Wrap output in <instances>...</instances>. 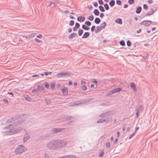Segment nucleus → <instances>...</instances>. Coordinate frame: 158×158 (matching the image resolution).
I'll list each match as a JSON object with an SVG mask.
<instances>
[{"label": "nucleus", "instance_id": "1", "mask_svg": "<svg viewBox=\"0 0 158 158\" xmlns=\"http://www.w3.org/2000/svg\"><path fill=\"white\" fill-rule=\"evenodd\" d=\"M66 143V142L63 140L55 139L48 143L46 146L49 150H55L63 147Z\"/></svg>", "mask_w": 158, "mask_h": 158}, {"label": "nucleus", "instance_id": "2", "mask_svg": "<svg viewBox=\"0 0 158 158\" xmlns=\"http://www.w3.org/2000/svg\"><path fill=\"white\" fill-rule=\"evenodd\" d=\"M27 151V149L24 146L20 145L16 149L15 153V154L17 155L20 154Z\"/></svg>", "mask_w": 158, "mask_h": 158}, {"label": "nucleus", "instance_id": "3", "mask_svg": "<svg viewBox=\"0 0 158 158\" xmlns=\"http://www.w3.org/2000/svg\"><path fill=\"white\" fill-rule=\"evenodd\" d=\"M23 128L21 127H19L17 128L11 129L12 132V135H14L19 133L23 130Z\"/></svg>", "mask_w": 158, "mask_h": 158}, {"label": "nucleus", "instance_id": "4", "mask_svg": "<svg viewBox=\"0 0 158 158\" xmlns=\"http://www.w3.org/2000/svg\"><path fill=\"white\" fill-rule=\"evenodd\" d=\"M21 123H19V121H17L15 122L9 124V125L5 127L4 128V129H9L10 128V126H14V127L17 126L18 124H20Z\"/></svg>", "mask_w": 158, "mask_h": 158}, {"label": "nucleus", "instance_id": "5", "mask_svg": "<svg viewBox=\"0 0 158 158\" xmlns=\"http://www.w3.org/2000/svg\"><path fill=\"white\" fill-rule=\"evenodd\" d=\"M112 114V111H109L100 114V117L101 118H105Z\"/></svg>", "mask_w": 158, "mask_h": 158}, {"label": "nucleus", "instance_id": "6", "mask_svg": "<svg viewBox=\"0 0 158 158\" xmlns=\"http://www.w3.org/2000/svg\"><path fill=\"white\" fill-rule=\"evenodd\" d=\"M70 73H60L56 74V77L58 78H60L64 77L66 75L70 76Z\"/></svg>", "mask_w": 158, "mask_h": 158}, {"label": "nucleus", "instance_id": "7", "mask_svg": "<svg viewBox=\"0 0 158 158\" xmlns=\"http://www.w3.org/2000/svg\"><path fill=\"white\" fill-rule=\"evenodd\" d=\"M64 130V128H53L52 130V131L54 133H57L60 132Z\"/></svg>", "mask_w": 158, "mask_h": 158}, {"label": "nucleus", "instance_id": "8", "mask_svg": "<svg viewBox=\"0 0 158 158\" xmlns=\"http://www.w3.org/2000/svg\"><path fill=\"white\" fill-rule=\"evenodd\" d=\"M152 23V21L150 20H145L142 22L140 24L144 25L146 26H148L150 25Z\"/></svg>", "mask_w": 158, "mask_h": 158}, {"label": "nucleus", "instance_id": "9", "mask_svg": "<svg viewBox=\"0 0 158 158\" xmlns=\"http://www.w3.org/2000/svg\"><path fill=\"white\" fill-rule=\"evenodd\" d=\"M109 119V118H106L105 119H100L97 122V123H102L104 122H105L106 123H108L110 121Z\"/></svg>", "mask_w": 158, "mask_h": 158}, {"label": "nucleus", "instance_id": "10", "mask_svg": "<svg viewBox=\"0 0 158 158\" xmlns=\"http://www.w3.org/2000/svg\"><path fill=\"white\" fill-rule=\"evenodd\" d=\"M61 90L64 95H66L68 92V89L66 87H64Z\"/></svg>", "mask_w": 158, "mask_h": 158}, {"label": "nucleus", "instance_id": "11", "mask_svg": "<svg viewBox=\"0 0 158 158\" xmlns=\"http://www.w3.org/2000/svg\"><path fill=\"white\" fill-rule=\"evenodd\" d=\"M131 87L134 92H136L137 89H136V85L134 82H131Z\"/></svg>", "mask_w": 158, "mask_h": 158}, {"label": "nucleus", "instance_id": "12", "mask_svg": "<svg viewBox=\"0 0 158 158\" xmlns=\"http://www.w3.org/2000/svg\"><path fill=\"white\" fill-rule=\"evenodd\" d=\"M3 134L6 135H12V132L11 129L9 130L3 132Z\"/></svg>", "mask_w": 158, "mask_h": 158}, {"label": "nucleus", "instance_id": "13", "mask_svg": "<svg viewBox=\"0 0 158 158\" xmlns=\"http://www.w3.org/2000/svg\"><path fill=\"white\" fill-rule=\"evenodd\" d=\"M77 36V33L73 32L69 35L68 38L69 39L71 40L73 39L74 37Z\"/></svg>", "mask_w": 158, "mask_h": 158}, {"label": "nucleus", "instance_id": "14", "mask_svg": "<svg viewBox=\"0 0 158 158\" xmlns=\"http://www.w3.org/2000/svg\"><path fill=\"white\" fill-rule=\"evenodd\" d=\"M85 18L83 16H78L77 18V20L80 22H83L85 21Z\"/></svg>", "mask_w": 158, "mask_h": 158}, {"label": "nucleus", "instance_id": "15", "mask_svg": "<svg viewBox=\"0 0 158 158\" xmlns=\"http://www.w3.org/2000/svg\"><path fill=\"white\" fill-rule=\"evenodd\" d=\"M30 138V135L28 133H26L24 135L23 139L24 142H25Z\"/></svg>", "mask_w": 158, "mask_h": 158}, {"label": "nucleus", "instance_id": "16", "mask_svg": "<svg viewBox=\"0 0 158 158\" xmlns=\"http://www.w3.org/2000/svg\"><path fill=\"white\" fill-rule=\"evenodd\" d=\"M122 90V88H117L113 89V91L114 93V94L118 92H120Z\"/></svg>", "mask_w": 158, "mask_h": 158}, {"label": "nucleus", "instance_id": "17", "mask_svg": "<svg viewBox=\"0 0 158 158\" xmlns=\"http://www.w3.org/2000/svg\"><path fill=\"white\" fill-rule=\"evenodd\" d=\"M151 10L152 11H149L147 14H146L145 15V16H150L153 14L154 12L153 9L152 8H151Z\"/></svg>", "mask_w": 158, "mask_h": 158}, {"label": "nucleus", "instance_id": "18", "mask_svg": "<svg viewBox=\"0 0 158 158\" xmlns=\"http://www.w3.org/2000/svg\"><path fill=\"white\" fill-rule=\"evenodd\" d=\"M143 107L141 106H139L138 107H136L135 110L136 111H139V112H141L143 110Z\"/></svg>", "mask_w": 158, "mask_h": 158}, {"label": "nucleus", "instance_id": "19", "mask_svg": "<svg viewBox=\"0 0 158 158\" xmlns=\"http://www.w3.org/2000/svg\"><path fill=\"white\" fill-rule=\"evenodd\" d=\"M89 32H86L84 33L83 36H82V39L86 38L89 36Z\"/></svg>", "mask_w": 158, "mask_h": 158}, {"label": "nucleus", "instance_id": "20", "mask_svg": "<svg viewBox=\"0 0 158 158\" xmlns=\"http://www.w3.org/2000/svg\"><path fill=\"white\" fill-rule=\"evenodd\" d=\"M142 7L140 6H139L136 8L135 12L137 14H139L141 11Z\"/></svg>", "mask_w": 158, "mask_h": 158}, {"label": "nucleus", "instance_id": "21", "mask_svg": "<svg viewBox=\"0 0 158 158\" xmlns=\"http://www.w3.org/2000/svg\"><path fill=\"white\" fill-rule=\"evenodd\" d=\"M56 5V4L55 2H50V3L49 5L48 6H51L53 8L55 7Z\"/></svg>", "mask_w": 158, "mask_h": 158}, {"label": "nucleus", "instance_id": "22", "mask_svg": "<svg viewBox=\"0 0 158 158\" xmlns=\"http://www.w3.org/2000/svg\"><path fill=\"white\" fill-rule=\"evenodd\" d=\"M106 25V23L105 22H103V23H101L100 26V28H102V29L103 28H105Z\"/></svg>", "mask_w": 158, "mask_h": 158}, {"label": "nucleus", "instance_id": "23", "mask_svg": "<svg viewBox=\"0 0 158 158\" xmlns=\"http://www.w3.org/2000/svg\"><path fill=\"white\" fill-rule=\"evenodd\" d=\"M15 119L14 118H9L7 120L6 122L7 123H10L12 122L15 121Z\"/></svg>", "mask_w": 158, "mask_h": 158}, {"label": "nucleus", "instance_id": "24", "mask_svg": "<svg viewBox=\"0 0 158 158\" xmlns=\"http://www.w3.org/2000/svg\"><path fill=\"white\" fill-rule=\"evenodd\" d=\"M115 22L117 23H119V24H122V19L120 18H118L116 19V20H115Z\"/></svg>", "mask_w": 158, "mask_h": 158}, {"label": "nucleus", "instance_id": "25", "mask_svg": "<svg viewBox=\"0 0 158 158\" xmlns=\"http://www.w3.org/2000/svg\"><path fill=\"white\" fill-rule=\"evenodd\" d=\"M101 22V19L98 18H96L94 22L95 23L97 24H98Z\"/></svg>", "mask_w": 158, "mask_h": 158}, {"label": "nucleus", "instance_id": "26", "mask_svg": "<svg viewBox=\"0 0 158 158\" xmlns=\"http://www.w3.org/2000/svg\"><path fill=\"white\" fill-rule=\"evenodd\" d=\"M109 5L111 7H113L115 5V2L114 0H111L109 2Z\"/></svg>", "mask_w": 158, "mask_h": 158}, {"label": "nucleus", "instance_id": "27", "mask_svg": "<svg viewBox=\"0 0 158 158\" xmlns=\"http://www.w3.org/2000/svg\"><path fill=\"white\" fill-rule=\"evenodd\" d=\"M37 87L39 90H43L45 89L44 86L43 85L40 86V85H38L37 86Z\"/></svg>", "mask_w": 158, "mask_h": 158}, {"label": "nucleus", "instance_id": "28", "mask_svg": "<svg viewBox=\"0 0 158 158\" xmlns=\"http://www.w3.org/2000/svg\"><path fill=\"white\" fill-rule=\"evenodd\" d=\"M94 13L96 16H98L99 14V12L98 9H95L94 11Z\"/></svg>", "mask_w": 158, "mask_h": 158}, {"label": "nucleus", "instance_id": "29", "mask_svg": "<svg viewBox=\"0 0 158 158\" xmlns=\"http://www.w3.org/2000/svg\"><path fill=\"white\" fill-rule=\"evenodd\" d=\"M82 27L83 29L86 30H88L89 29V27H87L85 24H83L82 25Z\"/></svg>", "mask_w": 158, "mask_h": 158}, {"label": "nucleus", "instance_id": "30", "mask_svg": "<svg viewBox=\"0 0 158 158\" xmlns=\"http://www.w3.org/2000/svg\"><path fill=\"white\" fill-rule=\"evenodd\" d=\"M97 28L96 30H95V32L96 33H97L99 31H100L101 30H102V29L101 28H100V26H97L96 27Z\"/></svg>", "mask_w": 158, "mask_h": 158}, {"label": "nucleus", "instance_id": "31", "mask_svg": "<svg viewBox=\"0 0 158 158\" xmlns=\"http://www.w3.org/2000/svg\"><path fill=\"white\" fill-rule=\"evenodd\" d=\"M83 31L82 29H79L78 31V34L79 36H81L83 34Z\"/></svg>", "mask_w": 158, "mask_h": 158}, {"label": "nucleus", "instance_id": "32", "mask_svg": "<svg viewBox=\"0 0 158 158\" xmlns=\"http://www.w3.org/2000/svg\"><path fill=\"white\" fill-rule=\"evenodd\" d=\"M99 8L100 10L102 12H104L105 11V10L103 7L102 6H99Z\"/></svg>", "mask_w": 158, "mask_h": 158}, {"label": "nucleus", "instance_id": "33", "mask_svg": "<svg viewBox=\"0 0 158 158\" xmlns=\"http://www.w3.org/2000/svg\"><path fill=\"white\" fill-rule=\"evenodd\" d=\"M81 87L82 90L84 91L86 90L87 89V87L85 85H82Z\"/></svg>", "mask_w": 158, "mask_h": 158}, {"label": "nucleus", "instance_id": "34", "mask_svg": "<svg viewBox=\"0 0 158 158\" xmlns=\"http://www.w3.org/2000/svg\"><path fill=\"white\" fill-rule=\"evenodd\" d=\"M35 35H36V33H33L29 35L28 38H33L35 36Z\"/></svg>", "mask_w": 158, "mask_h": 158}, {"label": "nucleus", "instance_id": "35", "mask_svg": "<svg viewBox=\"0 0 158 158\" xmlns=\"http://www.w3.org/2000/svg\"><path fill=\"white\" fill-rule=\"evenodd\" d=\"M114 94V93L113 91V90L110 91L108 93L106 94V95L107 96H108L110 95H111Z\"/></svg>", "mask_w": 158, "mask_h": 158}, {"label": "nucleus", "instance_id": "36", "mask_svg": "<svg viewBox=\"0 0 158 158\" xmlns=\"http://www.w3.org/2000/svg\"><path fill=\"white\" fill-rule=\"evenodd\" d=\"M104 7L106 10H108L109 9V7L107 4L106 3L104 4Z\"/></svg>", "mask_w": 158, "mask_h": 158}, {"label": "nucleus", "instance_id": "37", "mask_svg": "<svg viewBox=\"0 0 158 158\" xmlns=\"http://www.w3.org/2000/svg\"><path fill=\"white\" fill-rule=\"evenodd\" d=\"M67 158H76V156H75L73 155H67Z\"/></svg>", "mask_w": 158, "mask_h": 158}, {"label": "nucleus", "instance_id": "38", "mask_svg": "<svg viewBox=\"0 0 158 158\" xmlns=\"http://www.w3.org/2000/svg\"><path fill=\"white\" fill-rule=\"evenodd\" d=\"M94 19V16L92 15L89 16L88 18H87V19L90 21H92Z\"/></svg>", "mask_w": 158, "mask_h": 158}, {"label": "nucleus", "instance_id": "39", "mask_svg": "<svg viewBox=\"0 0 158 158\" xmlns=\"http://www.w3.org/2000/svg\"><path fill=\"white\" fill-rule=\"evenodd\" d=\"M51 87L52 89H54L55 87V84L53 83H51Z\"/></svg>", "mask_w": 158, "mask_h": 158}, {"label": "nucleus", "instance_id": "40", "mask_svg": "<svg viewBox=\"0 0 158 158\" xmlns=\"http://www.w3.org/2000/svg\"><path fill=\"white\" fill-rule=\"evenodd\" d=\"M85 23L88 26H90L91 24V23L89 21H85Z\"/></svg>", "mask_w": 158, "mask_h": 158}, {"label": "nucleus", "instance_id": "41", "mask_svg": "<svg viewBox=\"0 0 158 158\" xmlns=\"http://www.w3.org/2000/svg\"><path fill=\"white\" fill-rule=\"evenodd\" d=\"M119 43H120V45L123 46H124L125 45V42H124V41H123V40L120 41Z\"/></svg>", "mask_w": 158, "mask_h": 158}, {"label": "nucleus", "instance_id": "42", "mask_svg": "<svg viewBox=\"0 0 158 158\" xmlns=\"http://www.w3.org/2000/svg\"><path fill=\"white\" fill-rule=\"evenodd\" d=\"M74 23V21L73 20H71L69 22V24L70 26H72L73 25Z\"/></svg>", "mask_w": 158, "mask_h": 158}, {"label": "nucleus", "instance_id": "43", "mask_svg": "<svg viewBox=\"0 0 158 158\" xmlns=\"http://www.w3.org/2000/svg\"><path fill=\"white\" fill-rule=\"evenodd\" d=\"M106 145L107 148H109L110 147V145L109 142H107L106 143Z\"/></svg>", "mask_w": 158, "mask_h": 158}, {"label": "nucleus", "instance_id": "44", "mask_svg": "<svg viewBox=\"0 0 158 158\" xmlns=\"http://www.w3.org/2000/svg\"><path fill=\"white\" fill-rule=\"evenodd\" d=\"M134 0H129L128 1V3L129 4L131 5L134 4Z\"/></svg>", "mask_w": 158, "mask_h": 158}, {"label": "nucleus", "instance_id": "45", "mask_svg": "<svg viewBox=\"0 0 158 158\" xmlns=\"http://www.w3.org/2000/svg\"><path fill=\"white\" fill-rule=\"evenodd\" d=\"M39 92V90H38V88H36V89H34L32 91V93Z\"/></svg>", "mask_w": 158, "mask_h": 158}, {"label": "nucleus", "instance_id": "46", "mask_svg": "<svg viewBox=\"0 0 158 158\" xmlns=\"http://www.w3.org/2000/svg\"><path fill=\"white\" fill-rule=\"evenodd\" d=\"M116 3L117 5H121L122 2L120 0H117L116 1Z\"/></svg>", "mask_w": 158, "mask_h": 158}, {"label": "nucleus", "instance_id": "47", "mask_svg": "<svg viewBox=\"0 0 158 158\" xmlns=\"http://www.w3.org/2000/svg\"><path fill=\"white\" fill-rule=\"evenodd\" d=\"M127 45L128 46H130L131 45V42L129 40H127Z\"/></svg>", "mask_w": 158, "mask_h": 158}, {"label": "nucleus", "instance_id": "48", "mask_svg": "<svg viewBox=\"0 0 158 158\" xmlns=\"http://www.w3.org/2000/svg\"><path fill=\"white\" fill-rule=\"evenodd\" d=\"M75 26L77 28H78L80 27V24L78 23H76L75 24Z\"/></svg>", "mask_w": 158, "mask_h": 158}, {"label": "nucleus", "instance_id": "49", "mask_svg": "<svg viewBox=\"0 0 158 158\" xmlns=\"http://www.w3.org/2000/svg\"><path fill=\"white\" fill-rule=\"evenodd\" d=\"M136 133V132H135L133 133L132 134H131L129 137V139H130L131 138L133 137L134 135H135Z\"/></svg>", "mask_w": 158, "mask_h": 158}, {"label": "nucleus", "instance_id": "50", "mask_svg": "<svg viewBox=\"0 0 158 158\" xmlns=\"http://www.w3.org/2000/svg\"><path fill=\"white\" fill-rule=\"evenodd\" d=\"M95 26H94V25L93 26L91 27V31L92 32L94 31L95 30Z\"/></svg>", "mask_w": 158, "mask_h": 158}, {"label": "nucleus", "instance_id": "51", "mask_svg": "<svg viewBox=\"0 0 158 158\" xmlns=\"http://www.w3.org/2000/svg\"><path fill=\"white\" fill-rule=\"evenodd\" d=\"M143 8L144 9L147 10L148 9V6L146 4H144L143 5Z\"/></svg>", "mask_w": 158, "mask_h": 158}, {"label": "nucleus", "instance_id": "52", "mask_svg": "<svg viewBox=\"0 0 158 158\" xmlns=\"http://www.w3.org/2000/svg\"><path fill=\"white\" fill-rule=\"evenodd\" d=\"M104 151H102L101 152L99 153V156H100V157H102L103 156V154H104Z\"/></svg>", "mask_w": 158, "mask_h": 158}, {"label": "nucleus", "instance_id": "53", "mask_svg": "<svg viewBox=\"0 0 158 158\" xmlns=\"http://www.w3.org/2000/svg\"><path fill=\"white\" fill-rule=\"evenodd\" d=\"M35 40L36 42L38 43H40L42 42L41 40H39L37 38H35Z\"/></svg>", "mask_w": 158, "mask_h": 158}, {"label": "nucleus", "instance_id": "54", "mask_svg": "<svg viewBox=\"0 0 158 158\" xmlns=\"http://www.w3.org/2000/svg\"><path fill=\"white\" fill-rule=\"evenodd\" d=\"M45 86L46 88H48L49 87V85L48 82H46L45 83Z\"/></svg>", "mask_w": 158, "mask_h": 158}, {"label": "nucleus", "instance_id": "55", "mask_svg": "<svg viewBox=\"0 0 158 158\" xmlns=\"http://www.w3.org/2000/svg\"><path fill=\"white\" fill-rule=\"evenodd\" d=\"M98 2L99 4L101 5L103 4V2L102 0H99L98 1Z\"/></svg>", "mask_w": 158, "mask_h": 158}, {"label": "nucleus", "instance_id": "56", "mask_svg": "<svg viewBox=\"0 0 158 158\" xmlns=\"http://www.w3.org/2000/svg\"><path fill=\"white\" fill-rule=\"evenodd\" d=\"M72 118V117L71 116H69L66 117V119L68 120H70Z\"/></svg>", "mask_w": 158, "mask_h": 158}, {"label": "nucleus", "instance_id": "57", "mask_svg": "<svg viewBox=\"0 0 158 158\" xmlns=\"http://www.w3.org/2000/svg\"><path fill=\"white\" fill-rule=\"evenodd\" d=\"M51 73L52 72H45L44 73V74L46 76H47L49 74H51Z\"/></svg>", "mask_w": 158, "mask_h": 158}, {"label": "nucleus", "instance_id": "58", "mask_svg": "<svg viewBox=\"0 0 158 158\" xmlns=\"http://www.w3.org/2000/svg\"><path fill=\"white\" fill-rule=\"evenodd\" d=\"M148 56V54H146L145 55H144L143 56V57L145 59H147Z\"/></svg>", "mask_w": 158, "mask_h": 158}, {"label": "nucleus", "instance_id": "59", "mask_svg": "<svg viewBox=\"0 0 158 158\" xmlns=\"http://www.w3.org/2000/svg\"><path fill=\"white\" fill-rule=\"evenodd\" d=\"M94 5V6L96 7H97L98 6V3L96 2H94L93 3Z\"/></svg>", "mask_w": 158, "mask_h": 158}, {"label": "nucleus", "instance_id": "60", "mask_svg": "<svg viewBox=\"0 0 158 158\" xmlns=\"http://www.w3.org/2000/svg\"><path fill=\"white\" fill-rule=\"evenodd\" d=\"M3 101L5 104H8V102L7 100L5 99H3Z\"/></svg>", "mask_w": 158, "mask_h": 158}, {"label": "nucleus", "instance_id": "61", "mask_svg": "<svg viewBox=\"0 0 158 158\" xmlns=\"http://www.w3.org/2000/svg\"><path fill=\"white\" fill-rule=\"evenodd\" d=\"M107 103H108L107 102H106L103 103H102L101 105H102V106H107Z\"/></svg>", "mask_w": 158, "mask_h": 158}, {"label": "nucleus", "instance_id": "62", "mask_svg": "<svg viewBox=\"0 0 158 158\" xmlns=\"http://www.w3.org/2000/svg\"><path fill=\"white\" fill-rule=\"evenodd\" d=\"M37 38H41L42 37V35L41 34H40L37 36H36Z\"/></svg>", "mask_w": 158, "mask_h": 158}, {"label": "nucleus", "instance_id": "63", "mask_svg": "<svg viewBox=\"0 0 158 158\" xmlns=\"http://www.w3.org/2000/svg\"><path fill=\"white\" fill-rule=\"evenodd\" d=\"M92 82L94 83L96 85H97V84L98 83V81H96L95 80H94Z\"/></svg>", "mask_w": 158, "mask_h": 158}, {"label": "nucleus", "instance_id": "64", "mask_svg": "<svg viewBox=\"0 0 158 158\" xmlns=\"http://www.w3.org/2000/svg\"><path fill=\"white\" fill-rule=\"evenodd\" d=\"M104 14L103 13H101L100 15V17L101 18H102L104 16Z\"/></svg>", "mask_w": 158, "mask_h": 158}]
</instances>
